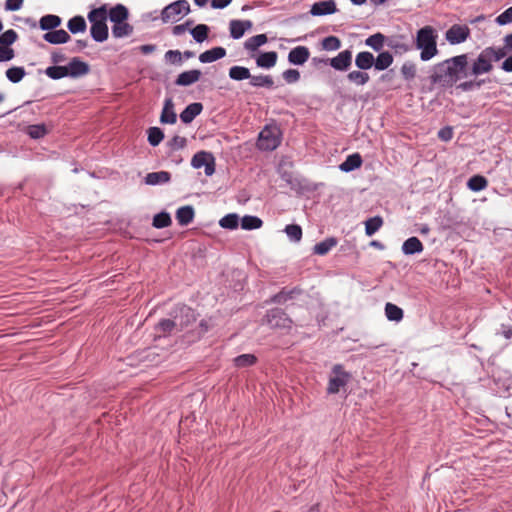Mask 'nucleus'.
Returning <instances> with one entry per match:
<instances>
[{"instance_id":"obj_64","label":"nucleus","mask_w":512,"mask_h":512,"mask_svg":"<svg viewBox=\"0 0 512 512\" xmlns=\"http://www.w3.org/2000/svg\"><path fill=\"white\" fill-rule=\"evenodd\" d=\"M483 83H484L483 80H480V81H472L471 80V81H465V82L461 83L458 87L463 91H469L474 88H480Z\"/></svg>"},{"instance_id":"obj_7","label":"nucleus","mask_w":512,"mask_h":512,"mask_svg":"<svg viewBox=\"0 0 512 512\" xmlns=\"http://www.w3.org/2000/svg\"><path fill=\"white\" fill-rule=\"evenodd\" d=\"M265 320L271 328L289 329L292 324L291 319L279 308L267 311Z\"/></svg>"},{"instance_id":"obj_6","label":"nucleus","mask_w":512,"mask_h":512,"mask_svg":"<svg viewBox=\"0 0 512 512\" xmlns=\"http://www.w3.org/2000/svg\"><path fill=\"white\" fill-rule=\"evenodd\" d=\"M350 378V373L346 372L341 364L334 365L328 381L327 393H338L342 387L347 385Z\"/></svg>"},{"instance_id":"obj_44","label":"nucleus","mask_w":512,"mask_h":512,"mask_svg":"<svg viewBox=\"0 0 512 512\" xmlns=\"http://www.w3.org/2000/svg\"><path fill=\"white\" fill-rule=\"evenodd\" d=\"M219 225L224 229H236L239 225V217L235 213L227 214L220 219Z\"/></svg>"},{"instance_id":"obj_37","label":"nucleus","mask_w":512,"mask_h":512,"mask_svg":"<svg viewBox=\"0 0 512 512\" xmlns=\"http://www.w3.org/2000/svg\"><path fill=\"white\" fill-rule=\"evenodd\" d=\"M386 37L382 33H375L365 40V45L379 52L384 47Z\"/></svg>"},{"instance_id":"obj_4","label":"nucleus","mask_w":512,"mask_h":512,"mask_svg":"<svg viewBox=\"0 0 512 512\" xmlns=\"http://www.w3.org/2000/svg\"><path fill=\"white\" fill-rule=\"evenodd\" d=\"M190 12V5L186 0H177L167 5L161 13L163 22H177Z\"/></svg>"},{"instance_id":"obj_9","label":"nucleus","mask_w":512,"mask_h":512,"mask_svg":"<svg viewBox=\"0 0 512 512\" xmlns=\"http://www.w3.org/2000/svg\"><path fill=\"white\" fill-rule=\"evenodd\" d=\"M470 36V29L467 25L454 24L445 34L446 40L451 45H456L465 42Z\"/></svg>"},{"instance_id":"obj_40","label":"nucleus","mask_w":512,"mask_h":512,"mask_svg":"<svg viewBox=\"0 0 512 512\" xmlns=\"http://www.w3.org/2000/svg\"><path fill=\"white\" fill-rule=\"evenodd\" d=\"M67 27L71 33L76 34L84 32L87 25L82 16H74L68 21Z\"/></svg>"},{"instance_id":"obj_49","label":"nucleus","mask_w":512,"mask_h":512,"mask_svg":"<svg viewBox=\"0 0 512 512\" xmlns=\"http://www.w3.org/2000/svg\"><path fill=\"white\" fill-rule=\"evenodd\" d=\"M347 78L350 82L357 85H365L370 79L368 73L359 70L349 72Z\"/></svg>"},{"instance_id":"obj_21","label":"nucleus","mask_w":512,"mask_h":512,"mask_svg":"<svg viewBox=\"0 0 512 512\" xmlns=\"http://www.w3.org/2000/svg\"><path fill=\"white\" fill-rule=\"evenodd\" d=\"M226 56V50L223 47H214L199 55L201 63H212Z\"/></svg>"},{"instance_id":"obj_52","label":"nucleus","mask_w":512,"mask_h":512,"mask_svg":"<svg viewBox=\"0 0 512 512\" xmlns=\"http://www.w3.org/2000/svg\"><path fill=\"white\" fill-rule=\"evenodd\" d=\"M45 74L54 80L67 77V71L65 66H50L46 68Z\"/></svg>"},{"instance_id":"obj_18","label":"nucleus","mask_w":512,"mask_h":512,"mask_svg":"<svg viewBox=\"0 0 512 512\" xmlns=\"http://www.w3.org/2000/svg\"><path fill=\"white\" fill-rule=\"evenodd\" d=\"M422 242L415 236L408 238L402 244V252L405 255H414L423 252Z\"/></svg>"},{"instance_id":"obj_45","label":"nucleus","mask_w":512,"mask_h":512,"mask_svg":"<svg viewBox=\"0 0 512 512\" xmlns=\"http://www.w3.org/2000/svg\"><path fill=\"white\" fill-rule=\"evenodd\" d=\"M208 32L209 27L205 24H198L190 31L193 39L198 43H202L207 39Z\"/></svg>"},{"instance_id":"obj_14","label":"nucleus","mask_w":512,"mask_h":512,"mask_svg":"<svg viewBox=\"0 0 512 512\" xmlns=\"http://www.w3.org/2000/svg\"><path fill=\"white\" fill-rule=\"evenodd\" d=\"M251 28L250 20H231L229 23L230 36L233 39H240Z\"/></svg>"},{"instance_id":"obj_34","label":"nucleus","mask_w":512,"mask_h":512,"mask_svg":"<svg viewBox=\"0 0 512 512\" xmlns=\"http://www.w3.org/2000/svg\"><path fill=\"white\" fill-rule=\"evenodd\" d=\"M175 315H178L179 319H182L185 322L183 324V328L196 320L194 311L186 305L177 307Z\"/></svg>"},{"instance_id":"obj_31","label":"nucleus","mask_w":512,"mask_h":512,"mask_svg":"<svg viewBox=\"0 0 512 512\" xmlns=\"http://www.w3.org/2000/svg\"><path fill=\"white\" fill-rule=\"evenodd\" d=\"M384 310L385 316L389 321L400 322L403 319V310L393 303H386Z\"/></svg>"},{"instance_id":"obj_43","label":"nucleus","mask_w":512,"mask_h":512,"mask_svg":"<svg viewBox=\"0 0 512 512\" xmlns=\"http://www.w3.org/2000/svg\"><path fill=\"white\" fill-rule=\"evenodd\" d=\"M26 75L23 67L14 66L6 70V77L12 83H19Z\"/></svg>"},{"instance_id":"obj_32","label":"nucleus","mask_w":512,"mask_h":512,"mask_svg":"<svg viewBox=\"0 0 512 512\" xmlns=\"http://www.w3.org/2000/svg\"><path fill=\"white\" fill-rule=\"evenodd\" d=\"M133 32V27L127 23V20L123 22L114 23L112 26V35L115 38H123L131 35Z\"/></svg>"},{"instance_id":"obj_38","label":"nucleus","mask_w":512,"mask_h":512,"mask_svg":"<svg viewBox=\"0 0 512 512\" xmlns=\"http://www.w3.org/2000/svg\"><path fill=\"white\" fill-rule=\"evenodd\" d=\"M229 77L235 81H242L250 78V70L244 66H232L229 69Z\"/></svg>"},{"instance_id":"obj_42","label":"nucleus","mask_w":512,"mask_h":512,"mask_svg":"<svg viewBox=\"0 0 512 512\" xmlns=\"http://www.w3.org/2000/svg\"><path fill=\"white\" fill-rule=\"evenodd\" d=\"M383 225V220L380 216L369 218L365 222V233L367 236L374 235Z\"/></svg>"},{"instance_id":"obj_54","label":"nucleus","mask_w":512,"mask_h":512,"mask_svg":"<svg viewBox=\"0 0 512 512\" xmlns=\"http://www.w3.org/2000/svg\"><path fill=\"white\" fill-rule=\"evenodd\" d=\"M322 48L326 51H336L341 47V41L336 36H328L322 40Z\"/></svg>"},{"instance_id":"obj_48","label":"nucleus","mask_w":512,"mask_h":512,"mask_svg":"<svg viewBox=\"0 0 512 512\" xmlns=\"http://www.w3.org/2000/svg\"><path fill=\"white\" fill-rule=\"evenodd\" d=\"M284 232L292 242H299L302 238V228L297 224H289L285 227Z\"/></svg>"},{"instance_id":"obj_16","label":"nucleus","mask_w":512,"mask_h":512,"mask_svg":"<svg viewBox=\"0 0 512 512\" xmlns=\"http://www.w3.org/2000/svg\"><path fill=\"white\" fill-rule=\"evenodd\" d=\"M203 110V105L199 102L189 104L181 113L180 119L183 123H191Z\"/></svg>"},{"instance_id":"obj_1","label":"nucleus","mask_w":512,"mask_h":512,"mask_svg":"<svg viewBox=\"0 0 512 512\" xmlns=\"http://www.w3.org/2000/svg\"><path fill=\"white\" fill-rule=\"evenodd\" d=\"M468 63L467 54H461L446 59L433 67L430 80L435 85L450 88L460 78L464 77Z\"/></svg>"},{"instance_id":"obj_35","label":"nucleus","mask_w":512,"mask_h":512,"mask_svg":"<svg viewBox=\"0 0 512 512\" xmlns=\"http://www.w3.org/2000/svg\"><path fill=\"white\" fill-rule=\"evenodd\" d=\"M267 42V36L265 34H258L248 38L244 43V48L247 51L255 52L260 46Z\"/></svg>"},{"instance_id":"obj_56","label":"nucleus","mask_w":512,"mask_h":512,"mask_svg":"<svg viewBox=\"0 0 512 512\" xmlns=\"http://www.w3.org/2000/svg\"><path fill=\"white\" fill-rule=\"evenodd\" d=\"M28 135L33 139H39L47 134V128L44 124L30 125L27 128Z\"/></svg>"},{"instance_id":"obj_58","label":"nucleus","mask_w":512,"mask_h":512,"mask_svg":"<svg viewBox=\"0 0 512 512\" xmlns=\"http://www.w3.org/2000/svg\"><path fill=\"white\" fill-rule=\"evenodd\" d=\"M165 60L174 65L182 64V53L179 50H168L164 56Z\"/></svg>"},{"instance_id":"obj_11","label":"nucleus","mask_w":512,"mask_h":512,"mask_svg":"<svg viewBox=\"0 0 512 512\" xmlns=\"http://www.w3.org/2000/svg\"><path fill=\"white\" fill-rule=\"evenodd\" d=\"M352 63V52L350 50L341 51L337 56L329 60L332 68L338 71H347Z\"/></svg>"},{"instance_id":"obj_12","label":"nucleus","mask_w":512,"mask_h":512,"mask_svg":"<svg viewBox=\"0 0 512 512\" xmlns=\"http://www.w3.org/2000/svg\"><path fill=\"white\" fill-rule=\"evenodd\" d=\"M65 67L67 75L72 78L86 75L89 72V65L79 58H73Z\"/></svg>"},{"instance_id":"obj_62","label":"nucleus","mask_w":512,"mask_h":512,"mask_svg":"<svg viewBox=\"0 0 512 512\" xmlns=\"http://www.w3.org/2000/svg\"><path fill=\"white\" fill-rule=\"evenodd\" d=\"M283 79L288 83H296L300 79V72L296 69H287L282 74Z\"/></svg>"},{"instance_id":"obj_30","label":"nucleus","mask_w":512,"mask_h":512,"mask_svg":"<svg viewBox=\"0 0 512 512\" xmlns=\"http://www.w3.org/2000/svg\"><path fill=\"white\" fill-rule=\"evenodd\" d=\"M61 24V18L57 15L48 14L41 17L39 26L42 30L48 31L59 27Z\"/></svg>"},{"instance_id":"obj_26","label":"nucleus","mask_w":512,"mask_h":512,"mask_svg":"<svg viewBox=\"0 0 512 512\" xmlns=\"http://www.w3.org/2000/svg\"><path fill=\"white\" fill-rule=\"evenodd\" d=\"M277 53L274 51L261 53L257 59L256 64L260 68L270 69L276 65Z\"/></svg>"},{"instance_id":"obj_36","label":"nucleus","mask_w":512,"mask_h":512,"mask_svg":"<svg viewBox=\"0 0 512 512\" xmlns=\"http://www.w3.org/2000/svg\"><path fill=\"white\" fill-rule=\"evenodd\" d=\"M337 245V240L333 237L327 238L324 241L317 243L313 247L314 254L317 255H326L332 248Z\"/></svg>"},{"instance_id":"obj_10","label":"nucleus","mask_w":512,"mask_h":512,"mask_svg":"<svg viewBox=\"0 0 512 512\" xmlns=\"http://www.w3.org/2000/svg\"><path fill=\"white\" fill-rule=\"evenodd\" d=\"M312 16H326L337 12L335 0H322L315 2L310 8Z\"/></svg>"},{"instance_id":"obj_2","label":"nucleus","mask_w":512,"mask_h":512,"mask_svg":"<svg viewBox=\"0 0 512 512\" xmlns=\"http://www.w3.org/2000/svg\"><path fill=\"white\" fill-rule=\"evenodd\" d=\"M437 38L436 29L430 25L424 26L416 32L414 45L420 51L422 61L427 62L438 54Z\"/></svg>"},{"instance_id":"obj_24","label":"nucleus","mask_w":512,"mask_h":512,"mask_svg":"<svg viewBox=\"0 0 512 512\" xmlns=\"http://www.w3.org/2000/svg\"><path fill=\"white\" fill-rule=\"evenodd\" d=\"M355 65L360 70H368L374 66V56L371 52L362 51L356 55Z\"/></svg>"},{"instance_id":"obj_29","label":"nucleus","mask_w":512,"mask_h":512,"mask_svg":"<svg viewBox=\"0 0 512 512\" xmlns=\"http://www.w3.org/2000/svg\"><path fill=\"white\" fill-rule=\"evenodd\" d=\"M249 84L256 88L271 89L274 86V80L270 75H250Z\"/></svg>"},{"instance_id":"obj_25","label":"nucleus","mask_w":512,"mask_h":512,"mask_svg":"<svg viewBox=\"0 0 512 512\" xmlns=\"http://www.w3.org/2000/svg\"><path fill=\"white\" fill-rule=\"evenodd\" d=\"M362 162L363 161H362L360 154L354 153V154L349 155L345 159V161L339 165V168L343 172H351L355 169L360 168L362 165Z\"/></svg>"},{"instance_id":"obj_3","label":"nucleus","mask_w":512,"mask_h":512,"mask_svg":"<svg viewBox=\"0 0 512 512\" xmlns=\"http://www.w3.org/2000/svg\"><path fill=\"white\" fill-rule=\"evenodd\" d=\"M280 143V129L276 125H266L259 133L257 147L262 151H273Z\"/></svg>"},{"instance_id":"obj_5","label":"nucleus","mask_w":512,"mask_h":512,"mask_svg":"<svg viewBox=\"0 0 512 512\" xmlns=\"http://www.w3.org/2000/svg\"><path fill=\"white\" fill-rule=\"evenodd\" d=\"M493 69L492 60L489 57L486 49L482 50L479 55L471 63V67L468 70L466 68L464 77L469 76L478 77L480 75L491 72Z\"/></svg>"},{"instance_id":"obj_39","label":"nucleus","mask_w":512,"mask_h":512,"mask_svg":"<svg viewBox=\"0 0 512 512\" xmlns=\"http://www.w3.org/2000/svg\"><path fill=\"white\" fill-rule=\"evenodd\" d=\"M488 186V181L484 176L474 175L472 176L468 182L467 187L474 192H479L484 190Z\"/></svg>"},{"instance_id":"obj_61","label":"nucleus","mask_w":512,"mask_h":512,"mask_svg":"<svg viewBox=\"0 0 512 512\" xmlns=\"http://www.w3.org/2000/svg\"><path fill=\"white\" fill-rule=\"evenodd\" d=\"M495 21L500 26L512 23V6L499 14Z\"/></svg>"},{"instance_id":"obj_13","label":"nucleus","mask_w":512,"mask_h":512,"mask_svg":"<svg viewBox=\"0 0 512 512\" xmlns=\"http://www.w3.org/2000/svg\"><path fill=\"white\" fill-rule=\"evenodd\" d=\"M310 51L306 46H297L290 50L288 54V61L293 65H303L308 61Z\"/></svg>"},{"instance_id":"obj_17","label":"nucleus","mask_w":512,"mask_h":512,"mask_svg":"<svg viewBox=\"0 0 512 512\" xmlns=\"http://www.w3.org/2000/svg\"><path fill=\"white\" fill-rule=\"evenodd\" d=\"M177 120V115L174 111V103L171 98L164 101V106L160 116V122L163 124H174Z\"/></svg>"},{"instance_id":"obj_19","label":"nucleus","mask_w":512,"mask_h":512,"mask_svg":"<svg viewBox=\"0 0 512 512\" xmlns=\"http://www.w3.org/2000/svg\"><path fill=\"white\" fill-rule=\"evenodd\" d=\"M185 322L182 319H179L178 315H174V319H163L161 320L157 327V331H161L163 334L170 333L174 328L183 329V324Z\"/></svg>"},{"instance_id":"obj_63","label":"nucleus","mask_w":512,"mask_h":512,"mask_svg":"<svg viewBox=\"0 0 512 512\" xmlns=\"http://www.w3.org/2000/svg\"><path fill=\"white\" fill-rule=\"evenodd\" d=\"M14 50L8 46L0 45V62H7L14 58Z\"/></svg>"},{"instance_id":"obj_20","label":"nucleus","mask_w":512,"mask_h":512,"mask_svg":"<svg viewBox=\"0 0 512 512\" xmlns=\"http://www.w3.org/2000/svg\"><path fill=\"white\" fill-rule=\"evenodd\" d=\"M43 39L50 44H64L70 40V35L63 29L46 32Z\"/></svg>"},{"instance_id":"obj_15","label":"nucleus","mask_w":512,"mask_h":512,"mask_svg":"<svg viewBox=\"0 0 512 512\" xmlns=\"http://www.w3.org/2000/svg\"><path fill=\"white\" fill-rule=\"evenodd\" d=\"M201 75H202V73L198 69L184 71L177 76V78L175 80V84L177 86H183V87L190 86V85L196 83L197 81H199L201 78Z\"/></svg>"},{"instance_id":"obj_28","label":"nucleus","mask_w":512,"mask_h":512,"mask_svg":"<svg viewBox=\"0 0 512 512\" xmlns=\"http://www.w3.org/2000/svg\"><path fill=\"white\" fill-rule=\"evenodd\" d=\"M107 16L109 17L110 21L113 23L123 22L128 19L129 12H128V9L124 5L117 4L116 6H114L113 8L110 9Z\"/></svg>"},{"instance_id":"obj_47","label":"nucleus","mask_w":512,"mask_h":512,"mask_svg":"<svg viewBox=\"0 0 512 512\" xmlns=\"http://www.w3.org/2000/svg\"><path fill=\"white\" fill-rule=\"evenodd\" d=\"M148 142L151 146H158L164 139L163 131L158 127H150L147 131Z\"/></svg>"},{"instance_id":"obj_50","label":"nucleus","mask_w":512,"mask_h":512,"mask_svg":"<svg viewBox=\"0 0 512 512\" xmlns=\"http://www.w3.org/2000/svg\"><path fill=\"white\" fill-rule=\"evenodd\" d=\"M256 356L253 354H242L234 358V364L238 368L250 367L256 363Z\"/></svg>"},{"instance_id":"obj_51","label":"nucleus","mask_w":512,"mask_h":512,"mask_svg":"<svg viewBox=\"0 0 512 512\" xmlns=\"http://www.w3.org/2000/svg\"><path fill=\"white\" fill-rule=\"evenodd\" d=\"M171 223V217L167 212H160L156 214L153 218V226L158 229L166 228L170 226Z\"/></svg>"},{"instance_id":"obj_8","label":"nucleus","mask_w":512,"mask_h":512,"mask_svg":"<svg viewBox=\"0 0 512 512\" xmlns=\"http://www.w3.org/2000/svg\"><path fill=\"white\" fill-rule=\"evenodd\" d=\"M191 166L195 169L205 167V174L211 176L215 172V162L211 153L200 151L197 152L191 160Z\"/></svg>"},{"instance_id":"obj_53","label":"nucleus","mask_w":512,"mask_h":512,"mask_svg":"<svg viewBox=\"0 0 512 512\" xmlns=\"http://www.w3.org/2000/svg\"><path fill=\"white\" fill-rule=\"evenodd\" d=\"M489 57L491 58L492 62L495 61H499L501 59H503L507 53H508V49L506 48V46L504 45V47H498V48H495V47H487L485 48Z\"/></svg>"},{"instance_id":"obj_46","label":"nucleus","mask_w":512,"mask_h":512,"mask_svg":"<svg viewBox=\"0 0 512 512\" xmlns=\"http://www.w3.org/2000/svg\"><path fill=\"white\" fill-rule=\"evenodd\" d=\"M108 16L107 11L105 7H99L96 9H93L88 14V19L91 22V25L93 23H103L106 22Z\"/></svg>"},{"instance_id":"obj_55","label":"nucleus","mask_w":512,"mask_h":512,"mask_svg":"<svg viewBox=\"0 0 512 512\" xmlns=\"http://www.w3.org/2000/svg\"><path fill=\"white\" fill-rule=\"evenodd\" d=\"M416 65L411 61H406L401 66V75L405 80H412L416 76Z\"/></svg>"},{"instance_id":"obj_33","label":"nucleus","mask_w":512,"mask_h":512,"mask_svg":"<svg viewBox=\"0 0 512 512\" xmlns=\"http://www.w3.org/2000/svg\"><path fill=\"white\" fill-rule=\"evenodd\" d=\"M392 63L393 56L388 51L381 52L376 58H374V67L379 71L387 69Z\"/></svg>"},{"instance_id":"obj_59","label":"nucleus","mask_w":512,"mask_h":512,"mask_svg":"<svg viewBox=\"0 0 512 512\" xmlns=\"http://www.w3.org/2000/svg\"><path fill=\"white\" fill-rule=\"evenodd\" d=\"M388 46L398 53H406L411 50V46L409 44L396 39L389 40Z\"/></svg>"},{"instance_id":"obj_23","label":"nucleus","mask_w":512,"mask_h":512,"mask_svg":"<svg viewBox=\"0 0 512 512\" xmlns=\"http://www.w3.org/2000/svg\"><path fill=\"white\" fill-rule=\"evenodd\" d=\"M171 179V175L167 171H158V172H151L148 173L145 177V183L147 185H159V184H165L168 183Z\"/></svg>"},{"instance_id":"obj_27","label":"nucleus","mask_w":512,"mask_h":512,"mask_svg":"<svg viewBox=\"0 0 512 512\" xmlns=\"http://www.w3.org/2000/svg\"><path fill=\"white\" fill-rule=\"evenodd\" d=\"M91 37L96 42H104L108 38V26L106 22L93 23L90 28Z\"/></svg>"},{"instance_id":"obj_57","label":"nucleus","mask_w":512,"mask_h":512,"mask_svg":"<svg viewBox=\"0 0 512 512\" xmlns=\"http://www.w3.org/2000/svg\"><path fill=\"white\" fill-rule=\"evenodd\" d=\"M17 33L13 29L6 30L0 35V45L10 46L17 40Z\"/></svg>"},{"instance_id":"obj_22","label":"nucleus","mask_w":512,"mask_h":512,"mask_svg":"<svg viewBox=\"0 0 512 512\" xmlns=\"http://www.w3.org/2000/svg\"><path fill=\"white\" fill-rule=\"evenodd\" d=\"M194 208L190 205L182 206L176 211V219L181 226L190 224L194 219Z\"/></svg>"},{"instance_id":"obj_41","label":"nucleus","mask_w":512,"mask_h":512,"mask_svg":"<svg viewBox=\"0 0 512 512\" xmlns=\"http://www.w3.org/2000/svg\"><path fill=\"white\" fill-rule=\"evenodd\" d=\"M262 224V220L259 217L253 215H245L241 219V228L244 230L259 229Z\"/></svg>"},{"instance_id":"obj_60","label":"nucleus","mask_w":512,"mask_h":512,"mask_svg":"<svg viewBox=\"0 0 512 512\" xmlns=\"http://www.w3.org/2000/svg\"><path fill=\"white\" fill-rule=\"evenodd\" d=\"M187 144V140L185 137H181L178 135H175L171 140L168 141L167 145L170 147L171 150L176 151L183 149Z\"/></svg>"}]
</instances>
